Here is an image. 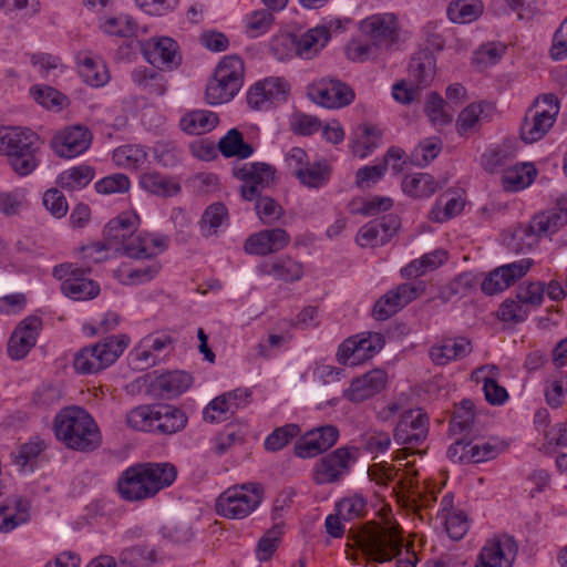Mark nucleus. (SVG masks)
<instances>
[{
    "label": "nucleus",
    "instance_id": "nucleus-1",
    "mask_svg": "<svg viewBox=\"0 0 567 567\" xmlns=\"http://www.w3.org/2000/svg\"><path fill=\"white\" fill-rule=\"evenodd\" d=\"M383 501L379 498L380 507L374 512L381 522H368L355 538V545L363 555L380 564L398 557L403 548L401 527L392 524V509Z\"/></svg>",
    "mask_w": 567,
    "mask_h": 567
},
{
    "label": "nucleus",
    "instance_id": "nucleus-2",
    "mask_svg": "<svg viewBox=\"0 0 567 567\" xmlns=\"http://www.w3.org/2000/svg\"><path fill=\"white\" fill-rule=\"evenodd\" d=\"M56 439L68 449L89 452L101 443V435L94 419L82 408L61 410L54 417Z\"/></svg>",
    "mask_w": 567,
    "mask_h": 567
},
{
    "label": "nucleus",
    "instance_id": "nucleus-3",
    "mask_svg": "<svg viewBox=\"0 0 567 567\" xmlns=\"http://www.w3.org/2000/svg\"><path fill=\"white\" fill-rule=\"evenodd\" d=\"M177 471L169 463H138L126 468L117 481L121 496H154L172 485Z\"/></svg>",
    "mask_w": 567,
    "mask_h": 567
},
{
    "label": "nucleus",
    "instance_id": "nucleus-4",
    "mask_svg": "<svg viewBox=\"0 0 567 567\" xmlns=\"http://www.w3.org/2000/svg\"><path fill=\"white\" fill-rule=\"evenodd\" d=\"M245 64L237 54L225 55L216 65L205 89V100L209 105L230 102L244 84Z\"/></svg>",
    "mask_w": 567,
    "mask_h": 567
},
{
    "label": "nucleus",
    "instance_id": "nucleus-5",
    "mask_svg": "<svg viewBox=\"0 0 567 567\" xmlns=\"http://www.w3.org/2000/svg\"><path fill=\"white\" fill-rule=\"evenodd\" d=\"M559 110L560 103L555 94L539 95L523 118L519 130L522 141L532 144L542 140L556 122Z\"/></svg>",
    "mask_w": 567,
    "mask_h": 567
},
{
    "label": "nucleus",
    "instance_id": "nucleus-6",
    "mask_svg": "<svg viewBox=\"0 0 567 567\" xmlns=\"http://www.w3.org/2000/svg\"><path fill=\"white\" fill-rule=\"evenodd\" d=\"M567 224V213L551 210L537 214L528 225L515 229L511 243V249L517 254L530 250L540 237L555 234L560 227Z\"/></svg>",
    "mask_w": 567,
    "mask_h": 567
},
{
    "label": "nucleus",
    "instance_id": "nucleus-7",
    "mask_svg": "<svg viewBox=\"0 0 567 567\" xmlns=\"http://www.w3.org/2000/svg\"><path fill=\"white\" fill-rule=\"evenodd\" d=\"M38 148L39 137L35 133L30 130L12 127L4 154L13 172L19 176H27L38 166L35 158Z\"/></svg>",
    "mask_w": 567,
    "mask_h": 567
},
{
    "label": "nucleus",
    "instance_id": "nucleus-8",
    "mask_svg": "<svg viewBox=\"0 0 567 567\" xmlns=\"http://www.w3.org/2000/svg\"><path fill=\"white\" fill-rule=\"evenodd\" d=\"M176 411L168 404L140 405L126 414V423L137 431L174 434L177 431Z\"/></svg>",
    "mask_w": 567,
    "mask_h": 567
},
{
    "label": "nucleus",
    "instance_id": "nucleus-9",
    "mask_svg": "<svg viewBox=\"0 0 567 567\" xmlns=\"http://www.w3.org/2000/svg\"><path fill=\"white\" fill-rule=\"evenodd\" d=\"M355 451L354 447L341 446L320 458L313 467V481L319 485L339 482L355 461Z\"/></svg>",
    "mask_w": 567,
    "mask_h": 567
},
{
    "label": "nucleus",
    "instance_id": "nucleus-10",
    "mask_svg": "<svg viewBox=\"0 0 567 567\" xmlns=\"http://www.w3.org/2000/svg\"><path fill=\"white\" fill-rule=\"evenodd\" d=\"M276 169L261 162L246 163L235 169V176L243 181L240 195L245 200H255L275 179Z\"/></svg>",
    "mask_w": 567,
    "mask_h": 567
},
{
    "label": "nucleus",
    "instance_id": "nucleus-11",
    "mask_svg": "<svg viewBox=\"0 0 567 567\" xmlns=\"http://www.w3.org/2000/svg\"><path fill=\"white\" fill-rule=\"evenodd\" d=\"M517 553L518 545L513 536L494 535L482 547L475 567H512Z\"/></svg>",
    "mask_w": 567,
    "mask_h": 567
},
{
    "label": "nucleus",
    "instance_id": "nucleus-12",
    "mask_svg": "<svg viewBox=\"0 0 567 567\" xmlns=\"http://www.w3.org/2000/svg\"><path fill=\"white\" fill-rule=\"evenodd\" d=\"M429 426V416L422 409L408 410L394 429V441L400 445L417 446L427 437Z\"/></svg>",
    "mask_w": 567,
    "mask_h": 567
},
{
    "label": "nucleus",
    "instance_id": "nucleus-13",
    "mask_svg": "<svg viewBox=\"0 0 567 567\" xmlns=\"http://www.w3.org/2000/svg\"><path fill=\"white\" fill-rule=\"evenodd\" d=\"M360 29L379 51H388L399 39V28L394 16H372L363 20Z\"/></svg>",
    "mask_w": 567,
    "mask_h": 567
},
{
    "label": "nucleus",
    "instance_id": "nucleus-14",
    "mask_svg": "<svg viewBox=\"0 0 567 567\" xmlns=\"http://www.w3.org/2000/svg\"><path fill=\"white\" fill-rule=\"evenodd\" d=\"M309 96L323 107L339 109L352 103L354 92L340 80L322 79L310 89Z\"/></svg>",
    "mask_w": 567,
    "mask_h": 567
},
{
    "label": "nucleus",
    "instance_id": "nucleus-15",
    "mask_svg": "<svg viewBox=\"0 0 567 567\" xmlns=\"http://www.w3.org/2000/svg\"><path fill=\"white\" fill-rule=\"evenodd\" d=\"M339 437V430L334 425H321L309 430L295 444V454L301 458L315 457L331 446Z\"/></svg>",
    "mask_w": 567,
    "mask_h": 567
},
{
    "label": "nucleus",
    "instance_id": "nucleus-16",
    "mask_svg": "<svg viewBox=\"0 0 567 567\" xmlns=\"http://www.w3.org/2000/svg\"><path fill=\"white\" fill-rule=\"evenodd\" d=\"M532 265L533 261L530 259L524 258L519 261L497 267L482 281V291L488 296L504 291L511 285L524 277L530 269Z\"/></svg>",
    "mask_w": 567,
    "mask_h": 567
},
{
    "label": "nucleus",
    "instance_id": "nucleus-17",
    "mask_svg": "<svg viewBox=\"0 0 567 567\" xmlns=\"http://www.w3.org/2000/svg\"><path fill=\"white\" fill-rule=\"evenodd\" d=\"M92 133L83 125L64 128L52 138L54 152L63 158L83 154L91 145Z\"/></svg>",
    "mask_w": 567,
    "mask_h": 567
},
{
    "label": "nucleus",
    "instance_id": "nucleus-18",
    "mask_svg": "<svg viewBox=\"0 0 567 567\" xmlns=\"http://www.w3.org/2000/svg\"><path fill=\"white\" fill-rule=\"evenodd\" d=\"M41 327L42 321L39 317L30 316L23 319L8 341V355L13 360L23 359L35 346Z\"/></svg>",
    "mask_w": 567,
    "mask_h": 567
},
{
    "label": "nucleus",
    "instance_id": "nucleus-19",
    "mask_svg": "<svg viewBox=\"0 0 567 567\" xmlns=\"http://www.w3.org/2000/svg\"><path fill=\"white\" fill-rule=\"evenodd\" d=\"M290 243L289 234L282 228L264 229L250 235L245 241V251L267 256L282 250Z\"/></svg>",
    "mask_w": 567,
    "mask_h": 567
},
{
    "label": "nucleus",
    "instance_id": "nucleus-20",
    "mask_svg": "<svg viewBox=\"0 0 567 567\" xmlns=\"http://www.w3.org/2000/svg\"><path fill=\"white\" fill-rule=\"evenodd\" d=\"M417 297V290L409 284H401L396 288L382 296L373 308L374 317L378 320H385L395 315Z\"/></svg>",
    "mask_w": 567,
    "mask_h": 567
},
{
    "label": "nucleus",
    "instance_id": "nucleus-21",
    "mask_svg": "<svg viewBox=\"0 0 567 567\" xmlns=\"http://www.w3.org/2000/svg\"><path fill=\"white\" fill-rule=\"evenodd\" d=\"M131 386L137 388L140 391L144 390L156 398L172 399L177 391V373L175 371L164 373L153 371L136 379Z\"/></svg>",
    "mask_w": 567,
    "mask_h": 567
},
{
    "label": "nucleus",
    "instance_id": "nucleus-22",
    "mask_svg": "<svg viewBox=\"0 0 567 567\" xmlns=\"http://www.w3.org/2000/svg\"><path fill=\"white\" fill-rule=\"evenodd\" d=\"M385 384L386 373L375 369L353 380L344 396L351 402L360 403L379 393Z\"/></svg>",
    "mask_w": 567,
    "mask_h": 567
},
{
    "label": "nucleus",
    "instance_id": "nucleus-23",
    "mask_svg": "<svg viewBox=\"0 0 567 567\" xmlns=\"http://www.w3.org/2000/svg\"><path fill=\"white\" fill-rule=\"evenodd\" d=\"M30 508L29 498H6L0 504V532L9 533L28 522Z\"/></svg>",
    "mask_w": 567,
    "mask_h": 567
},
{
    "label": "nucleus",
    "instance_id": "nucleus-24",
    "mask_svg": "<svg viewBox=\"0 0 567 567\" xmlns=\"http://www.w3.org/2000/svg\"><path fill=\"white\" fill-rule=\"evenodd\" d=\"M472 351L471 342L465 338L446 339L430 348L429 355L436 365H445L453 360H461Z\"/></svg>",
    "mask_w": 567,
    "mask_h": 567
},
{
    "label": "nucleus",
    "instance_id": "nucleus-25",
    "mask_svg": "<svg viewBox=\"0 0 567 567\" xmlns=\"http://www.w3.org/2000/svg\"><path fill=\"white\" fill-rule=\"evenodd\" d=\"M144 58L154 66L169 65L176 54L175 41L172 38H153L141 43Z\"/></svg>",
    "mask_w": 567,
    "mask_h": 567
},
{
    "label": "nucleus",
    "instance_id": "nucleus-26",
    "mask_svg": "<svg viewBox=\"0 0 567 567\" xmlns=\"http://www.w3.org/2000/svg\"><path fill=\"white\" fill-rule=\"evenodd\" d=\"M219 123L218 115L209 110H192L179 118V128L188 135H204Z\"/></svg>",
    "mask_w": 567,
    "mask_h": 567
},
{
    "label": "nucleus",
    "instance_id": "nucleus-27",
    "mask_svg": "<svg viewBox=\"0 0 567 567\" xmlns=\"http://www.w3.org/2000/svg\"><path fill=\"white\" fill-rule=\"evenodd\" d=\"M140 226V217L134 212H124L110 220L104 228V240L109 246H115L136 233Z\"/></svg>",
    "mask_w": 567,
    "mask_h": 567
},
{
    "label": "nucleus",
    "instance_id": "nucleus-28",
    "mask_svg": "<svg viewBox=\"0 0 567 567\" xmlns=\"http://www.w3.org/2000/svg\"><path fill=\"white\" fill-rule=\"evenodd\" d=\"M330 38V31L324 25L308 30L297 37V56L305 60L315 58L327 45Z\"/></svg>",
    "mask_w": 567,
    "mask_h": 567
},
{
    "label": "nucleus",
    "instance_id": "nucleus-29",
    "mask_svg": "<svg viewBox=\"0 0 567 567\" xmlns=\"http://www.w3.org/2000/svg\"><path fill=\"white\" fill-rule=\"evenodd\" d=\"M90 267H81V276L69 277L62 282V291L74 300L93 299L100 293V286L92 279L85 278Z\"/></svg>",
    "mask_w": 567,
    "mask_h": 567
},
{
    "label": "nucleus",
    "instance_id": "nucleus-30",
    "mask_svg": "<svg viewBox=\"0 0 567 567\" xmlns=\"http://www.w3.org/2000/svg\"><path fill=\"white\" fill-rule=\"evenodd\" d=\"M410 74L419 87H426L436 73V59L429 50L415 53L409 65Z\"/></svg>",
    "mask_w": 567,
    "mask_h": 567
},
{
    "label": "nucleus",
    "instance_id": "nucleus-31",
    "mask_svg": "<svg viewBox=\"0 0 567 567\" xmlns=\"http://www.w3.org/2000/svg\"><path fill=\"white\" fill-rule=\"evenodd\" d=\"M452 501L453 498H443L441 503V512L445 520L447 535L453 540H460L467 533L470 524L464 511L454 508Z\"/></svg>",
    "mask_w": 567,
    "mask_h": 567
},
{
    "label": "nucleus",
    "instance_id": "nucleus-32",
    "mask_svg": "<svg viewBox=\"0 0 567 567\" xmlns=\"http://www.w3.org/2000/svg\"><path fill=\"white\" fill-rule=\"evenodd\" d=\"M259 504L260 498H216L215 511L225 518L241 519L248 516Z\"/></svg>",
    "mask_w": 567,
    "mask_h": 567
},
{
    "label": "nucleus",
    "instance_id": "nucleus-33",
    "mask_svg": "<svg viewBox=\"0 0 567 567\" xmlns=\"http://www.w3.org/2000/svg\"><path fill=\"white\" fill-rule=\"evenodd\" d=\"M218 150L225 157L248 158L254 153V147L244 141L241 132L231 128L218 142Z\"/></svg>",
    "mask_w": 567,
    "mask_h": 567
},
{
    "label": "nucleus",
    "instance_id": "nucleus-34",
    "mask_svg": "<svg viewBox=\"0 0 567 567\" xmlns=\"http://www.w3.org/2000/svg\"><path fill=\"white\" fill-rule=\"evenodd\" d=\"M480 0H454L447 7V17L454 23H470L483 13Z\"/></svg>",
    "mask_w": 567,
    "mask_h": 567
},
{
    "label": "nucleus",
    "instance_id": "nucleus-35",
    "mask_svg": "<svg viewBox=\"0 0 567 567\" xmlns=\"http://www.w3.org/2000/svg\"><path fill=\"white\" fill-rule=\"evenodd\" d=\"M331 175L330 166L326 161L308 163L302 169L297 172L296 177L299 182L310 188H320L324 186Z\"/></svg>",
    "mask_w": 567,
    "mask_h": 567
},
{
    "label": "nucleus",
    "instance_id": "nucleus-36",
    "mask_svg": "<svg viewBox=\"0 0 567 567\" xmlns=\"http://www.w3.org/2000/svg\"><path fill=\"white\" fill-rule=\"evenodd\" d=\"M94 178V169L89 165H79L65 169L59 175L58 184L69 190L81 189Z\"/></svg>",
    "mask_w": 567,
    "mask_h": 567
},
{
    "label": "nucleus",
    "instance_id": "nucleus-37",
    "mask_svg": "<svg viewBox=\"0 0 567 567\" xmlns=\"http://www.w3.org/2000/svg\"><path fill=\"white\" fill-rule=\"evenodd\" d=\"M73 367L76 372L82 374L96 373L106 368L96 344L84 347L76 352Z\"/></svg>",
    "mask_w": 567,
    "mask_h": 567
},
{
    "label": "nucleus",
    "instance_id": "nucleus-38",
    "mask_svg": "<svg viewBox=\"0 0 567 567\" xmlns=\"http://www.w3.org/2000/svg\"><path fill=\"white\" fill-rule=\"evenodd\" d=\"M437 185L434 177L427 173H417L412 176H405L402 182V189L412 197H429Z\"/></svg>",
    "mask_w": 567,
    "mask_h": 567
},
{
    "label": "nucleus",
    "instance_id": "nucleus-39",
    "mask_svg": "<svg viewBox=\"0 0 567 567\" xmlns=\"http://www.w3.org/2000/svg\"><path fill=\"white\" fill-rule=\"evenodd\" d=\"M79 73L83 81L93 87L105 85L110 79L106 66L90 56L80 61Z\"/></svg>",
    "mask_w": 567,
    "mask_h": 567
},
{
    "label": "nucleus",
    "instance_id": "nucleus-40",
    "mask_svg": "<svg viewBox=\"0 0 567 567\" xmlns=\"http://www.w3.org/2000/svg\"><path fill=\"white\" fill-rule=\"evenodd\" d=\"M474 408V403L468 399H464L460 405L455 406L450 422V432L452 434H467L472 431L475 419Z\"/></svg>",
    "mask_w": 567,
    "mask_h": 567
},
{
    "label": "nucleus",
    "instance_id": "nucleus-41",
    "mask_svg": "<svg viewBox=\"0 0 567 567\" xmlns=\"http://www.w3.org/2000/svg\"><path fill=\"white\" fill-rule=\"evenodd\" d=\"M284 526L285 524L282 522L275 523L258 540L256 547V557L258 560L267 561L272 557L281 542Z\"/></svg>",
    "mask_w": 567,
    "mask_h": 567
},
{
    "label": "nucleus",
    "instance_id": "nucleus-42",
    "mask_svg": "<svg viewBox=\"0 0 567 567\" xmlns=\"http://www.w3.org/2000/svg\"><path fill=\"white\" fill-rule=\"evenodd\" d=\"M536 175V171L530 164L516 166L507 169L503 175V186L506 190L516 192L529 186Z\"/></svg>",
    "mask_w": 567,
    "mask_h": 567
},
{
    "label": "nucleus",
    "instance_id": "nucleus-43",
    "mask_svg": "<svg viewBox=\"0 0 567 567\" xmlns=\"http://www.w3.org/2000/svg\"><path fill=\"white\" fill-rule=\"evenodd\" d=\"M130 339L122 336H110L96 343L99 353L104 361L105 367L113 364L120 355L123 353L125 348L128 346Z\"/></svg>",
    "mask_w": 567,
    "mask_h": 567
},
{
    "label": "nucleus",
    "instance_id": "nucleus-44",
    "mask_svg": "<svg viewBox=\"0 0 567 567\" xmlns=\"http://www.w3.org/2000/svg\"><path fill=\"white\" fill-rule=\"evenodd\" d=\"M244 22L248 35L257 38L270 30L275 18L269 9H259L247 14Z\"/></svg>",
    "mask_w": 567,
    "mask_h": 567
},
{
    "label": "nucleus",
    "instance_id": "nucleus-45",
    "mask_svg": "<svg viewBox=\"0 0 567 567\" xmlns=\"http://www.w3.org/2000/svg\"><path fill=\"white\" fill-rule=\"evenodd\" d=\"M140 185L143 189L157 196H173L177 186L158 173H145L141 176Z\"/></svg>",
    "mask_w": 567,
    "mask_h": 567
},
{
    "label": "nucleus",
    "instance_id": "nucleus-46",
    "mask_svg": "<svg viewBox=\"0 0 567 567\" xmlns=\"http://www.w3.org/2000/svg\"><path fill=\"white\" fill-rule=\"evenodd\" d=\"M301 432L298 424L289 423L274 430L265 441V449L270 452H277L284 449L289 442L297 437Z\"/></svg>",
    "mask_w": 567,
    "mask_h": 567
},
{
    "label": "nucleus",
    "instance_id": "nucleus-47",
    "mask_svg": "<svg viewBox=\"0 0 567 567\" xmlns=\"http://www.w3.org/2000/svg\"><path fill=\"white\" fill-rule=\"evenodd\" d=\"M268 274L284 281H296L302 277V265L289 257H282L271 264Z\"/></svg>",
    "mask_w": 567,
    "mask_h": 567
},
{
    "label": "nucleus",
    "instance_id": "nucleus-48",
    "mask_svg": "<svg viewBox=\"0 0 567 567\" xmlns=\"http://www.w3.org/2000/svg\"><path fill=\"white\" fill-rule=\"evenodd\" d=\"M446 102L436 93L427 95L424 112L434 125H446L452 122V114L446 111Z\"/></svg>",
    "mask_w": 567,
    "mask_h": 567
},
{
    "label": "nucleus",
    "instance_id": "nucleus-49",
    "mask_svg": "<svg viewBox=\"0 0 567 567\" xmlns=\"http://www.w3.org/2000/svg\"><path fill=\"white\" fill-rule=\"evenodd\" d=\"M228 217V212L223 203H214L206 208L200 219V228L204 236H210Z\"/></svg>",
    "mask_w": 567,
    "mask_h": 567
},
{
    "label": "nucleus",
    "instance_id": "nucleus-50",
    "mask_svg": "<svg viewBox=\"0 0 567 567\" xmlns=\"http://www.w3.org/2000/svg\"><path fill=\"white\" fill-rule=\"evenodd\" d=\"M485 107H491L487 102L472 103L467 105L458 115L457 132L461 135L474 130L478 124L481 115L484 113Z\"/></svg>",
    "mask_w": 567,
    "mask_h": 567
},
{
    "label": "nucleus",
    "instance_id": "nucleus-51",
    "mask_svg": "<svg viewBox=\"0 0 567 567\" xmlns=\"http://www.w3.org/2000/svg\"><path fill=\"white\" fill-rule=\"evenodd\" d=\"M103 30L110 35L128 38L136 34L137 23L132 17L121 14L118 17L109 18L103 25Z\"/></svg>",
    "mask_w": 567,
    "mask_h": 567
},
{
    "label": "nucleus",
    "instance_id": "nucleus-52",
    "mask_svg": "<svg viewBox=\"0 0 567 567\" xmlns=\"http://www.w3.org/2000/svg\"><path fill=\"white\" fill-rule=\"evenodd\" d=\"M255 209L259 219L266 225L276 223L285 214L284 208L274 198L261 195L256 198Z\"/></svg>",
    "mask_w": 567,
    "mask_h": 567
},
{
    "label": "nucleus",
    "instance_id": "nucleus-53",
    "mask_svg": "<svg viewBox=\"0 0 567 567\" xmlns=\"http://www.w3.org/2000/svg\"><path fill=\"white\" fill-rule=\"evenodd\" d=\"M476 284V277L472 272H462L443 288L442 293L446 298L453 296L466 297L475 289Z\"/></svg>",
    "mask_w": 567,
    "mask_h": 567
},
{
    "label": "nucleus",
    "instance_id": "nucleus-54",
    "mask_svg": "<svg viewBox=\"0 0 567 567\" xmlns=\"http://www.w3.org/2000/svg\"><path fill=\"white\" fill-rule=\"evenodd\" d=\"M336 512L343 520H351L368 515L365 498H340Z\"/></svg>",
    "mask_w": 567,
    "mask_h": 567
},
{
    "label": "nucleus",
    "instance_id": "nucleus-55",
    "mask_svg": "<svg viewBox=\"0 0 567 567\" xmlns=\"http://www.w3.org/2000/svg\"><path fill=\"white\" fill-rule=\"evenodd\" d=\"M130 563L131 567H135L138 564H155L159 561L158 553L154 548H146L137 545L133 546L122 553V563Z\"/></svg>",
    "mask_w": 567,
    "mask_h": 567
},
{
    "label": "nucleus",
    "instance_id": "nucleus-56",
    "mask_svg": "<svg viewBox=\"0 0 567 567\" xmlns=\"http://www.w3.org/2000/svg\"><path fill=\"white\" fill-rule=\"evenodd\" d=\"M354 338V344H357V360L358 364L369 358L384 346V338L381 333H369L367 338Z\"/></svg>",
    "mask_w": 567,
    "mask_h": 567
},
{
    "label": "nucleus",
    "instance_id": "nucleus-57",
    "mask_svg": "<svg viewBox=\"0 0 567 567\" xmlns=\"http://www.w3.org/2000/svg\"><path fill=\"white\" fill-rule=\"evenodd\" d=\"M236 411L229 401L225 398L224 393L216 396L203 411L205 421L214 423L226 420V414H234Z\"/></svg>",
    "mask_w": 567,
    "mask_h": 567
},
{
    "label": "nucleus",
    "instance_id": "nucleus-58",
    "mask_svg": "<svg viewBox=\"0 0 567 567\" xmlns=\"http://www.w3.org/2000/svg\"><path fill=\"white\" fill-rule=\"evenodd\" d=\"M505 445L499 442H484L481 444H472L468 449L470 460L473 463L485 462L495 458L499 453L505 450Z\"/></svg>",
    "mask_w": 567,
    "mask_h": 567
},
{
    "label": "nucleus",
    "instance_id": "nucleus-59",
    "mask_svg": "<svg viewBox=\"0 0 567 567\" xmlns=\"http://www.w3.org/2000/svg\"><path fill=\"white\" fill-rule=\"evenodd\" d=\"M116 250H122L123 254L131 258L144 259L148 258L151 255L147 252L146 241L141 235H130L125 240L116 244Z\"/></svg>",
    "mask_w": 567,
    "mask_h": 567
},
{
    "label": "nucleus",
    "instance_id": "nucleus-60",
    "mask_svg": "<svg viewBox=\"0 0 567 567\" xmlns=\"http://www.w3.org/2000/svg\"><path fill=\"white\" fill-rule=\"evenodd\" d=\"M95 189L100 194L125 193L130 188V179L124 174L106 176L95 183Z\"/></svg>",
    "mask_w": 567,
    "mask_h": 567
},
{
    "label": "nucleus",
    "instance_id": "nucleus-61",
    "mask_svg": "<svg viewBox=\"0 0 567 567\" xmlns=\"http://www.w3.org/2000/svg\"><path fill=\"white\" fill-rule=\"evenodd\" d=\"M262 90L267 93L271 105H276L286 100L289 92V84L281 78L266 79L260 82Z\"/></svg>",
    "mask_w": 567,
    "mask_h": 567
},
{
    "label": "nucleus",
    "instance_id": "nucleus-62",
    "mask_svg": "<svg viewBox=\"0 0 567 567\" xmlns=\"http://www.w3.org/2000/svg\"><path fill=\"white\" fill-rule=\"evenodd\" d=\"M544 298V287L540 282H530L528 285H519L516 290V299L520 303L528 306H539Z\"/></svg>",
    "mask_w": 567,
    "mask_h": 567
},
{
    "label": "nucleus",
    "instance_id": "nucleus-63",
    "mask_svg": "<svg viewBox=\"0 0 567 567\" xmlns=\"http://www.w3.org/2000/svg\"><path fill=\"white\" fill-rule=\"evenodd\" d=\"M159 268L158 262L153 261L146 266L128 269L122 282L124 285H141L147 282L158 274Z\"/></svg>",
    "mask_w": 567,
    "mask_h": 567
},
{
    "label": "nucleus",
    "instance_id": "nucleus-64",
    "mask_svg": "<svg viewBox=\"0 0 567 567\" xmlns=\"http://www.w3.org/2000/svg\"><path fill=\"white\" fill-rule=\"evenodd\" d=\"M31 94L39 104L47 109L62 106L65 100L64 95L51 86H33L31 89Z\"/></svg>",
    "mask_w": 567,
    "mask_h": 567
}]
</instances>
